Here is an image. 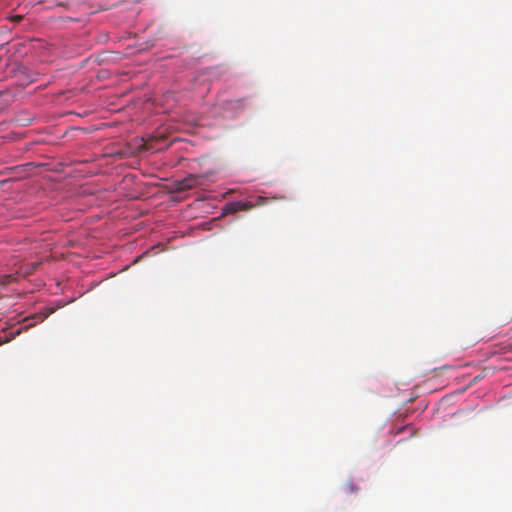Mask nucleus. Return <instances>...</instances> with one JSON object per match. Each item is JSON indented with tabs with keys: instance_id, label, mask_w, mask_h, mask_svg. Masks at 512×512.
Listing matches in <instances>:
<instances>
[{
	"instance_id": "1",
	"label": "nucleus",
	"mask_w": 512,
	"mask_h": 512,
	"mask_svg": "<svg viewBox=\"0 0 512 512\" xmlns=\"http://www.w3.org/2000/svg\"><path fill=\"white\" fill-rule=\"evenodd\" d=\"M265 203V199L263 197L258 198V202L256 204H253L252 202H242V201H235L227 203L225 206V211L227 213H236L238 211H248L254 208L256 205H261Z\"/></svg>"
},
{
	"instance_id": "4",
	"label": "nucleus",
	"mask_w": 512,
	"mask_h": 512,
	"mask_svg": "<svg viewBox=\"0 0 512 512\" xmlns=\"http://www.w3.org/2000/svg\"><path fill=\"white\" fill-rule=\"evenodd\" d=\"M21 276L19 269L15 273L6 274L0 277V285H8L14 281H17Z\"/></svg>"
},
{
	"instance_id": "5",
	"label": "nucleus",
	"mask_w": 512,
	"mask_h": 512,
	"mask_svg": "<svg viewBox=\"0 0 512 512\" xmlns=\"http://www.w3.org/2000/svg\"><path fill=\"white\" fill-rule=\"evenodd\" d=\"M344 493L351 494L359 491V488L354 485L353 482L349 481L343 486Z\"/></svg>"
},
{
	"instance_id": "6",
	"label": "nucleus",
	"mask_w": 512,
	"mask_h": 512,
	"mask_svg": "<svg viewBox=\"0 0 512 512\" xmlns=\"http://www.w3.org/2000/svg\"><path fill=\"white\" fill-rule=\"evenodd\" d=\"M21 19H22L21 15H16V16L13 17V20L16 21V22H19Z\"/></svg>"
},
{
	"instance_id": "3",
	"label": "nucleus",
	"mask_w": 512,
	"mask_h": 512,
	"mask_svg": "<svg viewBox=\"0 0 512 512\" xmlns=\"http://www.w3.org/2000/svg\"><path fill=\"white\" fill-rule=\"evenodd\" d=\"M40 265V262H33V263H28V264H23L19 267V271L21 273V276L24 278V277H27L29 275H31L36 269L37 267Z\"/></svg>"
},
{
	"instance_id": "2",
	"label": "nucleus",
	"mask_w": 512,
	"mask_h": 512,
	"mask_svg": "<svg viewBox=\"0 0 512 512\" xmlns=\"http://www.w3.org/2000/svg\"><path fill=\"white\" fill-rule=\"evenodd\" d=\"M198 185V177L189 175L186 178L176 182L175 186L178 191H185Z\"/></svg>"
}]
</instances>
